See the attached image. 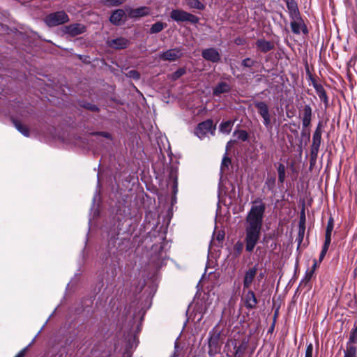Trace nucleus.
Listing matches in <instances>:
<instances>
[{"instance_id":"412c9836","label":"nucleus","mask_w":357,"mask_h":357,"mask_svg":"<svg viewBox=\"0 0 357 357\" xmlns=\"http://www.w3.org/2000/svg\"><path fill=\"white\" fill-rule=\"evenodd\" d=\"M334 227V220L332 217H331L327 223L326 234H325V241L331 243V234Z\"/></svg>"},{"instance_id":"20e7f679","label":"nucleus","mask_w":357,"mask_h":357,"mask_svg":"<svg viewBox=\"0 0 357 357\" xmlns=\"http://www.w3.org/2000/svg\"><path fill=\"white\" fill-rule=\"evenodd\" d=\"M44 21L49 26H56L68 22L69 17L64 11H57L47 15Z\"/></svg>"},{"instance_id":"5701e85b","label":"nucleus","mask_w":357,"mask_h":357,"mask_svg":"<svg viewBox=\"0 0 357 357\" xmlns=\"http://www.w3.org/2000/svg\"><path fill=\"white\" fill-rule=\"evenodd\" d=\"M234 126V121L231 120L222 122L220 125V131L222 133L229 134Z\"/></svg>"},{"instance_id":"7ed1b4c3","label":"nucleus","mask_w":357,"mask_h":357,"mask_svg":"<svg viewBox=\"0 0 357 357\" xmlns=\"http://www.w3.org/2000/svg\"><path fill=\"white\" fill-rule=\"evenodd\" d=\"M220 332L214 328L209 333L208 355L214 356L220 351Z\"/></svg>"},{"instance_id":"2f4dec72","label":"nucleus","mask_w":357,"mask_h":357,"mask_svg":"<svg viewBox=\"0 0 357 357\" xmlns=\"http://www.w3.org/2000/svg\"><path fill=\"white\" fill-rule=\"evenodd\" d=\"M275 186V177H268L265 182V187L268 188V190H273Z\"/></svg>"},{"instance_id":"c03bdc74","label":"nucleus","mask_w":357,"mask_h":357,"mask_svg":"<svg viewBox=\"0 0 357 357\" xmlns=\"http://www.w3.org/2000/svg\"><path fill=\"white\" fill-rule=\"evenodd\" d=\"M304 231H305V227L304 225H300V227H299V236H301V238H303V234H304ZM302 239H301V241Z\"/></svg>"},{"instance_id":"ddd939ff","label":"nucleus","mask_w":357,"mask_h":357,"mask_svg":"<svg viewBox=\"0 0 357 357\" xmlns=\"http://www.w3.org/2000/svg\"><path fill=\"white\" fill-rule=\"evenodd\" d=\"M286 3L291 19H300L301 15L296 2L294 0H287Z\"/></svg>"},{"instance_id":"dca6fc26","label":"nucleus","mask_w":357,"mask_h":357,"mask_svg":"<svg viewBox=\"0 0 357 357\" xmlns=\"http://www.w3.org/2000/svg\"><path fill=\"white\" fill-rule=\"evenodd\" d=\"M108 45L115 49H124L126 48L129 44L128 40L125 38H117L108 40Z\"/></svg>"},{"instance_id":"1a4fd4ad","label":"nucleus","mask_w":357,"mask_h":357,"mask_svg":"<svg viewBox=\"0 0 357 357\" xmlns=\"http://www.w3.org/2000/svg\"><path fill=\"white\" fill-rule=\"evenodd\" d=\"M86 31V27L82 24L75 23L66 26L63 29V32L70 36L75 37Z\"/></svg>"},{"instance_id":"473e14b6","label":"nucleus","mask_w":357,"mask_h":357,"mask_svg":"<svg viewBox=\"0 0 357 357\" xmlns=\"http://www.w3.org/2000/svg\"><path fill=\"white\" fill-rule=\"evenodd\" d=\"M243 249V243L241 241H237L234 245V251L236 255H240Z\"/></svg>"},{"instance_id":"aec40b11","label":"nucleus","mask_w":357,"mask_h":357,"mask_svg":"<svg viewBox=\"0 0 357 357\" xmlns=\"http://www.w3.org/2000/svg\"><path fill=\"white\" fill-rule=\"evenodd\" d=\"M314 87L320 100L323 101L326 105H327L328 102V99L324 87L319 84H314Z\"/></svg>"},{"instance_id":"c85d7f7f","label":"nucleus","mask_w":357,"mask_h":357,"mask_svg":"<svg viewBox=\"0 0 357 357\" xmlns=\"http://www.w3.org/2000/svg\"><path fill=\"white\" fill-rule=\"evenodd\" d=\"M344 357H356V347L352 344H347Z\"/></svg>"},{"instance_id":"bb28decb","label":"nucleus","mask_w":357,"mask_h":357,"mask_svg":"<svg viewBox=\"0 0 357 357\" xmlns=\"http://www.w3.org/2000/svg\"><path fill=\"white\" fill-rule=\"evenodd\" d=\"M186 3L190 8H196L201 10L205 8V6L199 0H186Z\"/></svg>"},{"instance_id":"c9c22d12","label":"nucleus","mask_w":357,"mask_h":357,"mask_svg":"<svg viewBox=\"0 0 357 357\" xmlns=\"http://www.w3.org/2000/svg\"><path fill=\"white\" fill-rule=\"evenodd\" d=\"M231 164V160L229 158L225 156L222 160L221 170L224 172L225 169H227L229 165Z\"/></svg>"},{"instance_id":"a18cd8bd","label":"nucleus","mask_w":357,"mask_h":357,"mask_svg":"<svg viewBox=\"0 0 357 357\" xmlns=\"http://www.w3.org/2000/svg\"><path fill=\"white\" fill-rule=\"evenodd\" d=\"M301 31H302V32L304 34H307L308 33L307 29L306 26L304 24H303Z\"/></svg>"},{"instance_id":"72a5a7b5","label":"nucleus","mask_w":357,"mask_h":357,"mask_svg":"<svg viewBox=\"0 0 357 357\" xmlns=\"http://www.w3.org/2000/svg\"><path fill=\"white\" fill-rule=\"evenodd\" d=\"M330 244H331V243L324 241V245H323V248H322V250H321V252L320 253V255H319V261L320 262L324 259V257H325V255H326V252H327V251L328 250Z\"/></svg>"},{"instance_id":"4468645a","label":"nucleus","mask_w":357,"mask_h":357,"mask_svg":"<svg viewBox=\"0 0 357 357\" xmlns=\"http://www.w3.org/2000/svg\"><path fill=\"white\" fill-rule=\"evenodd\" d=\"M150 13V8L146 6H142L137 8H132L128 11V16L130 18H137L146 16Z\"/></svg>"},{"instance_id":"09e8293b","label":"nucleus","mask_w":357,"mask_h":357,"mask_svg":"<svg viewBox=\"0 0 357 357\" xmlns=\"http://www.w3.org/2000/svg\"><path fill=\"white\" fill-rule=\"evenodd\" d=\"M317 266V261H314V263L313 264V268H316Z\"/></svg>"},{"instance_id":"9b49d317","label":"nucleus","mask_w":357,"mask_h":357,"mask_svg":"<svg viewBox=\"0 0 357 357\" xmlns=\"http://www.w3.org/2000/svg\"><path fill=\"white\" fill-rule=\"evenodd\" d=\"M245 306L248 310L255 309L258 303V300L255 296V294L252 290H248L244 294L243 297Z\"/></svg>"},{"instance_id":"4be33fe9","label":"nucleus","mask_w":357,"mask_h":357,"mask_svg":"<svg viewBox=\"0 0 357 357\" xmlns=\"http://www.w3.org/2000/svg\"><path fill=\"white\" fill-rule=\"evenodd\" d=\"M303 24L304 23L301 17L300 19L298 20H291V28L292 32L296 34H299L301 33V29Z\"/></svg>"},{"instance_id":"f3484780","label":"nucleus","mask_w":357,"mask_h":357,"mask_svg":"<svg viewBox=\"0 0 357 357\" xmlns=\"http://www.w3.org/2000/svg\"><path fill=\"white\" fill-rule=\"evenodd\" d=\"M257 47L264 53L268 52L274 49V44L272 42L264 39H259L256 42Z\"/></svg>"},{"instance_id":"37998d69","label":"nucleus","mask_w":357,"mask_h":357,"mask_svg":"<svg viewBox=\"0 0 357 357\" xmlns=\"http://www.w3.org/2000/svg\"><path fill=\"white\" fill-rule=\"evenodd\" d=\"M97 135H101L105 138H107V139H110L111 138V135L108 132H98Z\"/></svg>"},{"instance_id":"49530a36","label":"nucleus","mask_w":357,"mask_h":357,"mask_svg":"<svg viewBox=\"0 0 357 357\" xmlns=\"http://www.w3.org/2000/svg\"><path fill=\"white\" fill-rule=\"evenodd\" d=\"M88 108L90 109L92 111H97L98 110V107L96 105H91Z\"/></svg>"},{"instance_id":"f257e3e1","label":"nucleus","mask_w":357,"mask_h":357,"mask_svg":"<svg viewBox=\"0 0 357 357\" xmlns=\"http://www.w3.org/2000/svg\"><path fill=\"white\" fill-rule=\"evenodd\" d=\"M265 210L266 205L262 200L256 199L245 218L244 243L248 252L254 250L260 239Z\"/></svg>"},{"instance_id":"cd10ccee","label":"nucleus","mask_w":357,"mask_h":357,"mask_svg":"<svg viewBox=\"0 0 357 357\" xmlns=\"http://www.w3.org/2000/svg\"><path fill=\"white\" fill-rule=\"evenodd\" d=\"M278 181L280 183H282L285 179L286 174V168L285 166L280 163L278 167Z\"/></svg>"},{"instance_id":"6ab92c4d","label":"nucleus","mask_w":357,"mask_h":357,"mask_svg":"<svg viewBox=\"0 0 357 357\" xmlns=\"http://www.w3.org/2000/svg\"><path fill=\"white\" fill-rule=\"evenodd\" d=\"M125 15V12L122 9H118L113 12L109 20L110 22L115 24L119 25L121 24L123 17Z\"/></svg>"},{"instance_id":"393cba45","label":"nucleus","mask_w":357,"mask_h":357,"mask_svg":"<svg viewBox=\"0 0 357 357\" xmlns=\"http://www.w3.org/2000/svg\"><path fill=\"white\" fill-rule=\"evenodd\" d=\"M248 348V342L243 341L239 346H235L234 357H242Z\"/></svg>"},{"instance_id":"4c0bfd02","label":"nucleus","mask_w":357,"mask_h":357,"mask_svg":"<svg viewBox=\"0 0 357 357\" xmlns=\"http://www.w3.org/2000/svg\"><path fill=\"white\" fill-rule=\"evenodd\" d=\"M125 0H106V3L109 6H117L122 4Z\"/></svg>"},{"instance_id":"de8ad7c7","label":"nucleus","mask_w":357,"mask_h":357,"mask_svg":"<svg viewBox=\"0 0 357 357\" xmlns=\"http://www.w3.org/2000/svg\"><path fill=\"white\" fill-rule=\"evenodd\" d=\"M312 273H309L306 275V278L307 280H310L311 278Z\"/></svg>"},{"instance_id":"2eb2a0df","label":"nucleus","mask_w":357,"mask_h":357,"mask_svg":"<svg viewBox=\"0 0 357 357\" xmlns=\"http://www.w3.org/2000/svg\"><path fill=\"white\" fill-rule=\"evenodd\" d=\"M312 111L310 105H305L303 109L302 125L303 128L308 127L311 123Z\"/></svg>"},{"instance_id":"e433bc0d","label":"nucleus","mask_w":357,"mask_h":357,"mask_svg":"<svg viewBox=\"0 0 357 357\" xmlns=\"http://www.w3.org/2000/svg\"><path fill=\"white\" fill-rule=\"evenodd\" d=\"M185 73V70L184 68H178L176 71H175L172 75V78L174 79H177L182 75Z\"/></svg>"},{"instance_id":"a19ab883","label":"nucleus","mask_w":357,"mask_h":357,"mask_svg":"<svg viewBox=\"0 0 357 357\" xmlns=\"http://www.w3.org/2000/svg\"><path fill=\"white\" fill-rule=\"evenodd\" d=\"M27 348L28 347H25L23 349H22L20 352H18V354L15 357H24L27 351Z\"/></svg>"},{"instance_id":"9d476101","label":"nucleus","mask_w":357,"mask_h":357,"mask_svg":"<svg viewBox=\"0 0 357 357\" xmlns=\"http://www.w3.org/2000/svg\"><path fill=\"white\" fill-rule=\"evenodd\" d=\"M257 273V265L248 268L244 274L243 284V290L249 289L251 287Z\"/></svg>"},{"instance_id":"6e6552de","label":"nucleus","mask_w":357,"mask_h":357,"mask_svg":"<svg viewBox=\"0 0 357 357\" xmlns=\"http://www.w3.org/2000/svg\"><path fill=\"white\" fill-rule=\"evenodd\" d=\"M182 55V49L181 47H176L168 50L160 54L159 58L162 61H174L181 58Z\"/></svg>"},{"instance_id":"a211bd4d","label":"nucleus","mask_w":357,"mask_h":357,"mask_svg":"<svg viewBox=\"0 0 357 357\" xmlns=\"http://www.w3.org/2000/svg\"><path fill=\"white\" fill-rule=\"evenodd\" d=\"M231 90L229 84L225 82H220L213 88V93L214 96H220L222 93H227Z\"/></svg>"},{"instance_id":"b1692460","label":"nucleus","mask_w":357,"mask_h":357,"mask_svg":"<svg viewBox=\"0 0 357 357\" xmlns=\"http://www.w3.org/2000/svg\"><path fill=\"white\" fill-rule=\"evenodd\" d=\"M166 26L167 24L165 23L162 22H157L151 26L149 33L151 34L158 33L162 31Z\"/></svg>"},{"instance_id":"ea45409f","label":"nucleus","mask_w":357,"mask_h":357,"mask_svg":"<svg viewBox=\"0 0 357 357\" xmlns=\"http://www.w3.org/2000/svg\"><path fill=\"white\" fill-rule=\"evenodd\" d=\"M128 77L134 79H139L140 75L137 70H132L128 72Z\"/></svg>"},{"instance_id":"39448f33","label":"nucleus","mask_w":357,"mask_h":357,"mask_svg":"<svg viewBox=\"0 0 357 357\" xmlns=\"http://www.w3.org/2000/svg\"><path fill=\"white\" fill-rule=\"evenodd\" d=\"M321 130L320 128V124H319V126L316 128V130L313 134V137H312V143L311 145V151H310L311 163L312 162H314L317 158L319 146L321 144Z\"/></svg>"},{"instance_id":"0eeeda50","label":"nucleus","mask_w":357,"mask_h":357,"mask_svg":"<svg viewBox=\"0 0 357 357\" xmlns=\"http://www.w3.org/2000/svg\"><path fill=\"white\" fill-rule=\"evenodd\" d=\"M215 127L213 124V121L208 119L202 123H199L195 130V134L199 138H204L206 135L211 132L213 135Z\"/></svg>"},{"instance_id":"7c9ffc66","label":"nucleus","mask_w":357,"mask_h":357,"mask_svg":"<svg viewBox=\"0 0 357 357\" xmlns=\"http://www.w3.org/2000/svg\"><path fill=\"white\" fill-rule=\"evenodd\" d=\"M257 63L256 61L252 59L251 58L247 57L242 60L241 66L244 68H252Z\"/></svg>"},{"instance_id":"f704fd0d","label":"nucleus","mask_w":357,"mask_h":357,"mask_svg":"<svg viewBox=\"0 0 357 357\" xmlns=\"http://www.w3.org/2000/svg\"><path fill=\"white\" fill-rule=\"evenodd\" d=\"M357 342V326L352 330L349 337V342L347 344H351V343Z\"/></svg>"},{"instance_id":"423d86ee","label":"nucleus","mask_w":357,"mask_h":357,"mask_svg":"<svg viewBox=\"0 0 357 357\" xmlns=\"http://www.w3.org/2000/svg\"><path fill=\"white\" fill-rule=\"evenodd\" d=\"M255 106L257 109L258 113L263 119V123L267 129L272 128V123L271 120V114L267 104L265 102L259 101L255 102Z\"/></svg>"},{"instance_id":"f8f14e48","label":"nucleus","mask_w":357,"mask_h":357,"mask_svg":"<svg viewBox=\"0 0 357 357\" xmlns=\"http://www.w3.org/2000/svg\"><path fill=\"white\" fill-rule=\"evenodd\" d=\"M202 57L213 63H218L220 61V55L215 48H208L202 50Z\"/></svg>"},{"instance_id":"c756f323","label":"nucleus","mask_w":357,"mask_h":357,"mask_svg":"<svg viewBox=\"0 0 357 357\" xmlns=\"http://www.w3.org/2000/svg\"><path fill=\"white\" fill-rule=\"evenodd\" d=\"M234 135L236 136L237 139L245 142L248 139V134L245 130H239L234 132Z\"/></svg>"},{"instance_id":"f03ea898","label":"nucleus","mask_w":357,"mask_h":357,"mask_svg":"<svg viewBox=\"0 0 357 357\" xmlns=\"http://www.w3.org/2000/svg\"><path fill=\"white\" fill-rule=\"evenodd\" d=\"M170 18L177 22L182 23L188 22L191 24H197L199 21V18L192 15L190 13H188L182 9H174L170 13L169 15Z\"/></svg>"},{"instance_id":"a878e982","label":"nucleus","mask_w":357,"mask_h":357,"mask_svg":"<svg viewBox=\"0 0 357 357\" xmlns=\"http://www.w3.org/2000/svg\"><path fill=\"white\" fill-rule=\"evenodd\" d=\"M13 123L19 132H20L23 135L29 137V128L26 126L22 124L20 121L16 120H13Z\"/></svg>"},{"instance_id":"79ce46f5","label":"nucleus","mask_w":357,"mask_h":357,"mask_svg":"<svg viewBox=\"0 0 357 357\" xmlns=\"http://www.w3.org/2000/svg\"><path fill=\"white\" fill-rule=\"evenodd\" d=\"M234 43L237 45H243L245 43V40L243 39V38H237L235 39Z\"/></svg>"},{"instance_id":"58836bf2","label":"nucleus","mask_w":357,"mask_h":357,"mask_svg":"<svg viewBox=\"0 0 357 357\" xmlns=\"http://www.w3.org/2000/svg\"><path fill=\"white\" fill-rule=\"evenodd\" d=\"M313 345L310 343L306 348L305 357H312Z\"/></svg>"}]
</instances>
